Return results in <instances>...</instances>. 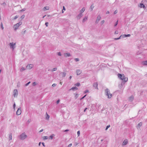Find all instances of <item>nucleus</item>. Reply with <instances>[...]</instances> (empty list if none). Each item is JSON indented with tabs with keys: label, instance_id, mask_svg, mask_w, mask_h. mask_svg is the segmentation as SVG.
<instances>
[{
	"label": "nucleus",
	"instance_id": "f257e3e1",
	"mask_svg": "<svg viewBox=\"0 0 147 147\" xmlns=\"http://www.w3.org/2000/svg\"><path fill=\"white\" fill-rule=\"evenodd\" d=\"M118 77L120 78L123 82H126L128 80L127 78L125 77L123 74H118Z\"/></svg>",
	"mask_w": 147,
	"mask_h": 147
},
{
	"label": "nucleus",
	"instance_id": "f03ea898",
	"mask_svg": "<svg viewBox=\"0 0 147 147\" xmlns=\"http://www.w3.org/2000/svg\"><path fill=\"white\" fill-rule=\"evenodd\" d=\"M20 139L21 140H24L27 137V136L25 132L21 134L19 136Z\"/></svg>",
	"mask_w": 147,
	"mask_h": 147
},
{
	"label": "nucleus",
	"instance_id": "7ed1b4c3",
	"mask_svg": "<svg viewBox=\"0 0 147 147\" xmlns=\"http://www.w3.org/2000/svg\"><path fill=\"white\" fill-rule=\"evenodd\" d=\"M16 43L14 42H11L9 44L10 48L13 50L16 47Z\"/></svg>",
	"mask_w": 147,
	"mask_h": 147
},
{
	"label": "nucleus",
	"instance_id": "20e7f679",
	"mask_svg": "<svg viewBox=\"0 0 147 147\" xmlns=\"http://www.w3.org/2000/svg\"><path fill=\"white\" fill-rule=\"evenodd\" d=\"M21 24L20 22L16 24H15L14 26V30H16L17 29L19 26Z\"/></svg>",
	"mask_w": 147,
	"mask_h": 147
},
{
	"label": "nucleus",
	"instance_id": "39448f33",
	"mask_svg": "<svg viewBox=\"0 0 147 147\" xmlns=\"http://www.w3.org/2000/svg\"><path fill=\"white\" fill-rule=\"evenodd\" d=\"M18 94V91L17 89H15L13 91V96L14 97L17 96Z\"/></svg>",
	"mask_w": 147,
	"mask_h": 147
},
{
	"label": "nucleus",
	"instance_id": "423d86ee",
	"mask_svg": "<svg viewBox=\"0 0 147 147\" xmlns=\"http://www.w3.org/2000/svg\"><path fill=\"white\" fill-rule=\"evenodd\" d=\"M33 65L32 64H28L26 66V68L27 69H30L33 67Z\"/></svg>",
	"mask_w": 147,
	"mask_h": 147
},
{
	"label": "nucleus",
	"instance_id": "0eeeda50",
	"mask_svg": "<svg viewBox=\"0 0 147 147\" xmlns=\"http://www.w3.org/2000/svg\"><path fill=\"white\" fill-rule=\"evenodd\" d=\"M21 110L20 107L18 108L16 112V114L17 115H19L21 114Z\"/></svg>",
	"mask_w": 147,
	"mask_h": 147
},
{
	"label": "nucleus",
	"instance_id": "6e6552de",
	"mask_svg": "<svg viewBox=\"0 0 147 147\" xmlns=\"http://www.w3.org/2000/svg\"><path fill=\"white\" fill-rule=\"evenodd\" d=\"M101 17L100 15H99L98 16L97 18V19L95 22L96 24L98 23L99 22L101 19Z\"/></svg>",
	"mask_w": 147,
	"mask_h": 147
},
{
	"label": "nucleus",
	"instance_id": "1a4fd4ad",
	"mask_svg": "<svg viewBox=\"0 0 147 147\" xmlns=\"http://www.w3.org/2000/svg\"><path fill=\"white\" fill-rule=\"evenodd\" d=\"M82 71L80 69H77L76 71V73L77 75H80L82 73Z\"/></svg>",
	"mask_w": 147,
	"mask_h": 147
},
{
	"label": "nucleus",
	"instance_id": "9d476101",
	"mask_svg": "<svg viewBox=\"0 0 147 147\" xmlns=\"http://www.w3.org/2000/svg\"><path fill=\"white\" fill-rule=\"evenodd\" d=\"M140 8H143L144 9H146V7L145 6V5L143 3H140Z\"/></svg>",
	"mask_w": 147,
	"mask_h": 147
},
{
	"label": "nucleus",
	"instance_id": "9b49d317",
	"mask_svg": "<svg viewBox=\"0 0 147 147\" xmlns=\"http://www.w3.org/2000/svg\"><path fill=\"white\" fill-rule=\"evenodd\" d=\"M66 74L65 72H61L60 73V75L62 76L63 78L66 75Z\"/></svg>",
	"mask_w": 147,
	"mask_h": 147
},
{
	"label": "nucleus",
	"instance_id": "f8f14e48",
	"mask_svg": "<svg viewBox=\"0 0 147 147\" xmlns=\"http://www.w3.org/2000/svg\"><path fill=\"white\" fill-rule=\"evenodd\" d=\"M97 86L98 84L97 82H95L94 83L93 86L95 89H98Z\"/></svg>",
	"mask_w": 147,
	"mask_h": 147
},
{
	"label": "nucleus",
	"instance_id": "ddd939ff",
	"mask_svg": "<svg viewBox=\"0 0 147 147\" xmlns=\"http://www.w3.org/2000/svg\"><path fill=\"white\" fill-rule=\"evenodd\" d=\"M83 15L82 13H80L78 16H77V18L78 19H80L81 17Z\"/></svg>",
	"mask_w": 147,
	"mask_h": 147
},
{
	"label": "nucleus",
	"instance_id": "4468645a",
	"mask_svg": "<svg viewBox=\"0 0 147 147\" xmlns=\"http://www.w3.org/2000/svg\"><path fill=\"white\" fill-rule=\"evenodd\" d=\"M128 143L127 140V139L125 140L123 142L122 145H126Z\"/></svg>",
	"mask_w": 147,
	"mask_h": 147
},
{
	"label": "nucleus",
	"instance_id": "2eb2a0df",
	"mask_svg": "<svg viewBox=\"0 0 147 147\" xmlns=\"http://www.w3.org/2000/svg\"><path fill=\"white\" fill-rule=\"evenodd\" d=\"M142 2L147 7V0H143L142 1Z\"/></svg>",
	"mask_w": 147,
	"mask_h": 147
},
{
	"label": "nucleus",
	"instance_id": "dca6fc26",
	"mask_svg": "<svg viewBox=\"0 0 147 147\" xmlns=\"http://www.w3.org/2000/svg\"><path fill=\"white\" fill-rule=\"evenodd\" d=\"M105 92L106 95H107L108 93H110V90L108 88L106 89L105 90Z\"/></svg>",
	"mask_w": 147,
	"mask_h": 147
},
{
	"label": "nucleus",
	"instance_id": "f3484780",
	"mask_svg": "<svg viewBox=\"0 0 147 147\" xmlns=\"http://www.w3.org/2000/svg\"><path fill=\"white\" fill-rule=\"evenodd\" d=\"M87 19H88V17L85 16L84 18L83 19L82 21V22L83 23H84V22L86 21L87 20Z\"/></svg>",
	"mask_w": 147,
	"mask_h": 147
},
{
	"label": "nucleus",
	"instance_id": "a211bd4d",
	"mask_svg": "<svg viewBox=\"0 0 147 147\" xmlns=\"http://www.w3.org/2000/svg\"><path fill=\"white\" fill-rule=\"evenodd\" d=\"M78 89V88H77L76 87H73L69 89V90H77Z\"/></svg>",
	"mask_w": 147,
	"mask_h": 147
},
{
	"label": "nucleus",
	"instance_id": "6ab92c4d",
	"mask_svg": "<svg viewBox=\"0 0 147 147\" xmlns=\"http://www.w3.org/2000/svg\"><path fill=\"white\" fill-rule=\"evenodd\" d=\"M64 56L65 57H67L71 56V55L69 53H66L65 54Z\"/></svg>",
	"mask_w": 147,
	"mask_h": 147
},
{
	"label": "nucleus",
	"instance_id": "aec40b11",
	"mask_svg": "<svg viewBox=\"0 0 147 147\" xmlns=\"http://www.w3.org/2000/svg\"><path fill=\"white\" fill-rule=\"evenodd\" d=\"M106 95L108 96V98H111L112 96V94L110 92L108 93V94Z\"/></svg>",
	"mask_w": 147,
	"mask_h": 147
},
{
	"label": "nucleus",
	"instance_id": "412c9836",
	"mask_svg": "<svg viewBox=\"0 0 147 147\" xmlns=\"http://www.w3.org/2000/svg\"><path fill=\"white\" fill-rule=\"evenodd\" d=\"M131 35L130 34H125L123 35V38H125L126 37H129Z\"/></svg>",
	"mask_w": 147,
	"mask_h": 147
},
{
	"label": "nucleus",
	"instance_id": "4be33fe9",
	"mask_svg": "<svg viewBox=\"0 0 147 147\" xmlns=\"http://www.w3.org/2000/svg\"><path fill=\"white\" fill-rule=\"evenodd\" d=\"M85 9V8L84 7H83L82 9L80 11V13L82 14V13L84 11Z\"/></svg>",
	"mask_w": 147,
	"mask_h": 147
},
{
	"label": "nucleus",
	"instance_id": "5701e85b",
	"mask_svg": "<svg viewBox=\"0 0 147 147\" xmlns=\"http://www.w3.org/2000/svg\"><path fill=\"white\" fill-rule=\"evenodd\" d=\"M142 125V122L139 123L137 126V128H140Z\"/></svg>",
	"mask_w": 147,
	"mask_h": 147
},
{
	"label": "nucleus",
	"instance_id": "b1692460",
	"mask_svg": "<svg viewBox=\"0 0 147 147\" xmlns=\"http://www.w3.org/2000/svg\"><path fill=\"white\" fill-rule=\"evenodd\" d=\"M12 139V134L10 133L9 134V140H11Z\"/></svg>",
	"mask_w": 147,
	"mask_h": 147
},
{
	"label": "nucleus",
	"instance_id": "393cba45",
	"mask_svg": "<svg viewBox=\"0 0 147 147\" xmlns=\"http://www.w3.org/2000/svg\"><path fill=\"white\" fill-rule=\"evenodd\" d=\"M142 63L143 65H147V61H143L142 62Z\"/></svg>",
	"mask_w": 147,
	"mask_h": 147
},
{
	"label": "nucleus",
	"instance_id": "a878e982",
	"mask_svg": "<svg viewBox=\"0 0 147 147\" xmlns=\"http://www.w3.org/2000/svg\"><path fill=\"white\" fill-rule=\"evenodd\" d=\"M26 69L25 68L23 67H22L20 69V71L22 72L24 71Z\"/></svg>",
	"mask_w": 147,
	"mask_h": 147
},
{
	"label": "nucleus",
	"instance_id": "bb28decb",
	"mask_svg": "<svg viewBox=\"0 0 147 147\" xmlns=\"http://www.w3.org/2000/svg\"><path fill=\"white\" fill-rule=\"evenodd\" d=\"M43 9L44 11L46 10H48L49 9V7H44Z\"/></svg>",
	"mask_w": 147,
	"mask_h": 147
},
{
	"label": "nucleus",
	"instance_id": "cd10ccee",
	"mask_svg": "<svg viewBox=\"0 0 147 147\" xmlns=\"http://www.w3.org/2000/svg\"><path fill=\"white\" fill-rule=\"evenodd\" d=\"M54 136V134H53L49 136V138L51 140L53 138V137Z\"/></svg>",
	"mask_w": 147,
	"mask_h": 147
},
{
	"label": "nucleus",
	"instance_id": "c85d7f7f",
	"mask_svg": "<svg viewBox=\"0 0 147 147\" xmlns=\"http://www.w3.org/2000/svg\"><path fill=\"white\" fill-rule=\"evenodd\" d=\"M48 138V137L47 136H45L43 137V139L44 140H46Z\"/></svg>",
	"mask_w": 147,
	"mask_h": 147
},
{
	"label": "nucleus",
	"instance_id": "c756f323",
	"mask_svg": "<svg viewBox=\"0 0 147 147\" xmlns=\"http://www.w3.org/2000/svg\"><path fill=\"white\" fill-rule=\"evenodd\" d=\"M1 27L2 30H3L4 29V28L3 26V24L2 22H1Z\"/></svg>",
	"mask_w": 147,
	"mask_h": 147
},
{
	"label": "nucleus",
	"instance_id": "7c9ffc66",
	"mask_svg": "<svg viewBox=\"0 0 147 147\" xmlns=\"http://www.w3.org/2000/svg\"><path fill=\"white\" fill-rule=\"evenodd\" d=\"M46 114L47 115V116L46 117V119L47 120H48V119H49V116L47 113H46Z\"/></svg>",
	"mask_w": 147,
	"mask_h": 147
},
{
	"label": "nucleus",
	"instance_id": "2f4dec72",
	"mask_svg": "<svg viewBox=\"0 0 147 147\" xmlns=\"http://www.w3.org/2000/svg\"><path fill=\"white\" fill-rule=\"evenodd\" d=\"M94 7V6L93 5H92L90 7V9H91V11L93 10V9Z\"/></svg>",
	"mask_w": 147,
	"mask_h": 147
},
{
	"label": "nucleus",
	"instance_id": "473e14b6",
	"mask_svg": "<svg viewBox=\"0 0 147 147\" xmlns=\"http://www.w3.org/2000/svg\"><path fill=\"white\" fill-rule=\"evenodd\" d=\"M133 99H134V97H133V96H131L129 97V99H130V100L131 101L132 100H133Z\"/></svg>",
	"mask_w": 147,
	"mask_h": 147
},
{
	"label": "nucleus",
	"instance_id": "72a5a7b5",
	"mask_svg": "<svg viewBox=\"0 0 147 147\" xmlns=\"http://www.w3.org/2000/svg\"><path fill=\"white\" fill-rule=\"evenodd\" d=\"M75 85L77 86H79L80 85V83L78 82L77 83L75 84Z\"/></svg>",
	"mask_w": 147,
	"mask_h": 147
},
{
	"label": "nucleus",
	"instance_id": "f704fd0d",
	"mask_svg": "<svg viewBox=\"0 0 147 147\" xmlns=\"http://www.w3.org/2000/svg\"><path fill=\"white\" fill-rule=\"evenodd\" d=\"M57 70V68H53L52 70V71H56Z\"/></svg>",
	"mask_w": 147,
	"mask_h": 147
},
{
	"label": "nucleus",
	"instance_id": "c9c22d12",
	"mask_svg": "<svg viewBox=\"0 0 147 147\" xmlns=\"http://www.w3.org/2000/svg\"><path fill=\"white\" fill-rule=\"evenodd\" d=\"M37 83L36 82H34L32 83V85L33 86H35L37 84Z\"/></svg>",
	"mask_w": 147,
	"mask_h": 147
},
{
	"label": "nucleus",
	"instance_id": "e433bc0d",
	"mask_svg": "<svg viewBox=\"0 0 147 147\" xmlns=\"http://www.w3.org/2000/svg\"><path fill=\"white\" fill-rule=\"evenodd\" d=\"M26 30H24V31H23L22 32V34H25V33H26Z\"/></svg>",
	"mask_w": 147,
	"mask_h": 147
},
{
	"label": "nucleus",
	"instance_id": "4c0bfd02",
	"mask_svg": "<svg viewBox=\"0 0 147 147\" xmlns=\"http://www.w3.org/2000/svg\"><path fill=\"white\" fill-rule=\"evenodd\" d=\"M110 125H108L107 126V127H106V128L105 130H107L108 129V128H109V127H110Z\"/></svg>",
	"mask_w": 147,
	"mask_h": 147
},
{
	"label": "nucleus",
	"instance_id": "58836bf2",
	"mask_svg": "<svg viewBox=\"0 0 147 147\" xmlns=\"http://www.w3.org/2000/svg\"><path fill=\"white\" fill-rule=\"evenodd\" d=\"M30 82H28V83H26L25 85V86H28L29 84H30Z\"/></svg>",
	"mask_w": 147,
	"mask_h": 147
},
{
	"label": "nucleus",
	"instance_id": "ea45409f",
	"mask_svg": "<svg viewBox=\"0 0 147 147\" xmlns=\"http://www.w3.org/2000/svg\"><path fill=\"white\" fill-rule=\"evenodd\" d=\"M105 21L104 20H102L101 22V25H102L105 22Z\"/></svg>",
	"mask_w": 147,
	"mask_h": 147
},
{
	"label": "nucleus",
	"instance_id": "a19ab883",
	"mask_svg": "<svg viewBox=\"0 0 147 147\" xmlns=\"http://www.w3.org/2000/svg\"><path fill=\"white\" fill-rule=\"evenodd\" d=\"M118 34V31L116 30L115 31V32L114 34Z\"/></svg>",
	"mask_w": 147,
	"mask_h": 147
},
{
	"label": "nucleus",
	"instance_id": "79ce46f5",
	"mask_svg": "<svg viewBox=\"0 0 147 147\" xmlns=\"http://www.w3.org/2000/svg\"><path fill=\"white\" fill-rule=\"evenodd\" d=\"M86 96V94L85 95H84V96H83L80 99V100H82V99H84L85 97Z\"/></svg>",
	"mask_w": 147,
	"mask_h": 147
},
{
	"label": "nucleus",
	"instance_id": "37998d69",
	"mask_svg": "<svg viewBox=\"0 0 147 147\" xmlns=\"http://www.w3.org/2000/svg\"><path fill=\"white\" fill-rule=\"evenodd\" d=\"M57 55L59 56H61V54L60 52L57 53Z\"/></svg>",
	"mask_w": 147,
	"mask_h": 147
},
{
	"label": "nucleus",
	"instance_id": "c03bdc74",
	"mask_svg": "<svg viewBox=\"0 0 147 147\" xmlns=\"http://www.w3.org/2000/svg\"><path fill=\"white\" fill-rule=\"evenodd\" d=\"M75 60L76 61H79V59L78 58H76L75 59Z\"/></svg>",
	"mask_w": 147,
	"mask_h": 147
},
{
	"label": "nucleus",
	"instance_id": "a18cd8bd",
	"mask_svg": "<svg viewBox=\"0 0 147 147\" xmlns=\"http://www.w3.org/2000/svg\"><path fill=\"white\" fill-rule=\"evenodd\" d=\"M80 131H79L77 132V134L78 135V136H80Z\"/></svg>",
	"mask_w": 147,
	"mask_h": 147
},
{
	"label": "nucleus",
	"instance_id": "49530a36",
	"mask_svg": "<svg viewBox=\"0 0 147 147\" xmlns=\"http://www.w3.org/2000/svg\"><path fill=\"white\" fill-rule=\"evenodd\" d=\"M18 16H15L14 18H13L14 20L16 19L17 18H18Z\"/></svg>",
	"mask_w": 147,
	"mask_h": 147
},
{
	"label": "nucleus",
	"instance_id": "de8ad7c7",
	"mask_svg": "<svg viewBox=\"0 0 147 147\" xmlns=\"http://www.w3.org/2000/svg\"><path fill=\"white\" fill-rule=\"evenodd\" d=\"M25 17V15H22L21 16V18L22 19H23Z\"/></svg>",
	"mask_w": 147,
	"mask_h": 147
},
{
	"label": "nucleus",
	"instance_id": "09e8293b",
	"mask_svg": "<svg viewBox=\"0 0 147 147\" xmlns=\"http://www.w3.org/2000/svg\"><path fill=\"white\" fill-rule=\"evenodd\" d=\"M89 92V91L88 90H85L84 92V93H87V92Z\"/></svg>",
	"mask_w": 147,
	"mask_h": 147
},
{
	"label": "nucleus",
	"instance_id": "8fccbe9b",
	"mask_svg": "<svg viewBox=\"0 0 147 147\" xmlns=\"http://www.w3.org/2000/svg\"><path fill=\"white\" fill-rule=\"evenodd\" d=\"M78 94H76V95H75V97L76 98H77L78 97Z\"/></svg>",
	"mask_w": 147,
	"mask_h": 147
},
{
	"label": "nucleus",
	"instance_id": "3c124183",
	"mask_svg": "<svg viewBox=\"0 0 147 147\" xmlns=\"http://www.w3.org/2000/svg\"><path fill=\"white\" fill-rule=\"evenodd\" d=\"M48 24L49 23L48 22H46L45 23V25L47 27L48 26Z\"/></svg>",
	"mask_w": 147,
	"mask_h": 147
},
{
	"label": "nucleus",
	"instance_id": "603ef678",
	"mask_svg": "<svg viewBox=\"0 0 147 147\" xmlns=\"http://www.w3.org/2000/svg\"><path fill=\"white\" fill-rule=\"evenodd\" d=\"M117 13V10H116L114 12V14H116Z\"/></svg>",
	"mask_w": 147,
	"mask_h": 147
},
{
	"label": "nucleus",
	"instance_id": "864d4df0",
	"mask_svg": "<svg viewBox=\"0 0 147 147\" xmlns=\"http://www.w3.org/2000/svg\"><path fill=\"white\" fill-rule=\"evenodd\" d=\"M25 10H26V9L24 8L22 10H20V11H21V12L23 11H25Z\"/></svg>",
	"mask_w": 147,
	"mask_h": 147
},
{
	"label": "nucleus",
	"instance_id": "5fc2aeb1",
	"mask_svg": "<svg viewBox=\"0 0 147 147\" xmlns=\"http://www.w3.org/2000/svg\"><path fill=\"white\" fill-rule=\"evenodd\" d=\"M56 84H52V86H53V87H54V86H56Z\"/></svg>",
	"mask_w": 147,
	"mask_h": 147
},
{
	"label": "nucleus",
	"instance_id": "6e6d98bb",
	"mask_svg": "<svg viewBox=\"0 0 147 147\" xmlns=\"http://www.w3.org/2000/svg\"><path fill=\"white\" fill-rule=\"evenodd\" d=\"M60 102V100H58L57 101V102H56V103H57V104H58L59 103V102Z\"/></svg>",
	"mask_w": 147,
	"mask_h": 147
},
{
	"label": "nucleus",
	"instance_id": "4d7b16f0",
	"mask_svg": "<svg viewBox=\"0 0 147 147\" xmlns=\"http://www.w3.org/2000/svg\"><path fill=\"white\" fill-rule=\"evenodd\" d=\"M117 24H118V21L115 23V24L114 25V26H116L117 25Z\"/></svg>",
	"mask_w": 147,
	"mask_h": 147
},
{
	"label": "nucleus",
	"instance_id": "13d9d810",
	"mask_svg": "<svg viewBox=\"0 0 147 147\" xmlns=\"http://www.w3.org/2000/svg\"><path fill=\"white\" fill-rule=\"evenodd\" d=\"M71 146H72V144H70L68 145V147H70Z\"/></svg>",
	"mask_w": 147,
	"mask_h": 147
},
{
	"label": "nucleus",
	"instance_id": "bf43d9fd",
	"mask_svg": "<svg viewBox=\"0 0 147 147\" xmlns=\"http://www.w3.org/2000/svg\"><path fill=\"white\" fill-rule=\"evenodd\" d=\"M42 145L44 146H45V143L44 142H42Z\"/></svg>",
	"mask_w": 147,
	"mask_h": 147
},
{
	"label": "nucleus",
	"instance_id": "052dcab7",
	"mask_svg": "<svg viewBox=\"0 0 147 147\" xmlns=\"http://www.w3.org/2000/svg\"><path fill=\"white\" fill-rule=\"evenodd\" d=\"M13 107L14 109H15V107H16V104H15V103H14L13 104Z\"/></svg>",
	"mask_w": 147,
	"mask_h": 147
},
{
	"label": "nucleus",
	"instance_id": "680f3d73",
	"mask_svg": "<svg viewBox=\"0 0 147 147\" xmlns=\"http://www.w3.org/2000/svg\"><path fill=\"white\" fill-rule=\"evenodd\" d=\"M123 37V35H121V36H119V39H120V38H121V37Z\"/></svg>",
	"mask_w": 147,
	"mask_h": 147
},
{
	"label": "nucleus",
	"instance_id": "e2e57ef3",
	"mask_svg": "<svg viewBox=\"0 0 147 147\" xmlns=\"http://www.w3.org/2000/svg\"><path fill=\"white\" fill-rule=\"evenodd\" d=\"M69 131V129H66L64 131V132H67V131Z\"/></svg>",
	"mask_w": 147,
	"mask_h": 147
},
{
	"label": "nucleus",
	"instance_id": "0e129e2a",
	"mask_svg": "<svg viewBox=\"0 0 147 147\" xmlns=\"http://www.w3.org/2000/svg\"><path fill=\"white\" fill-rule=\"evenodd\" d=\"M115 40H117L119 39V38H114Z\"/></svg>",
	"mask_w": 147,
	"mask_h": 147
},
{
	"label": "nucleus",
	"instance_id": "69168bd1",
	"mask_svg": "<svg viewBox=\"0 0 147 147\" xmlns=\"http://www.w3.org/2000/svg\"><path fill=\"white\" fill-rule=\"evenodd\" d=\"M110 12L109 11H108L106 13V14H109V13Z\"/></svg>",
	"mask_w": 147,
	"mask_h": 147
},
{
	"label": "nucleus",
	"instance_id": "338daca9",
	"mask_svg": "<svg viewBox=\"0 0 147 147\" xmlns=\"http://www.w3.org/2000/svg\"><path fill=\"white\" fill-rule=\"evenodd\" d=\"M87 109H88V108H86L84 110V112H86V110Z\"/></svg>",
	"mask_w": 147,
	"mask_h": 147
},
{
	"label": "nucleus",
	"instance_id": "774afa93",
	"mask_svg": "<svg viewBox=\"0 0 147 147\" xmlns=\"http://www.w3.org/2000/svg\"><path fill=\"white\" fill-rule=\"evenodd\" d=\"M43 129H42L41 130H40V131L39 132H42L43 131Z\"/></svg>",
	"mask_w": 147,
	"mask_h": 147
}]
</instances>
